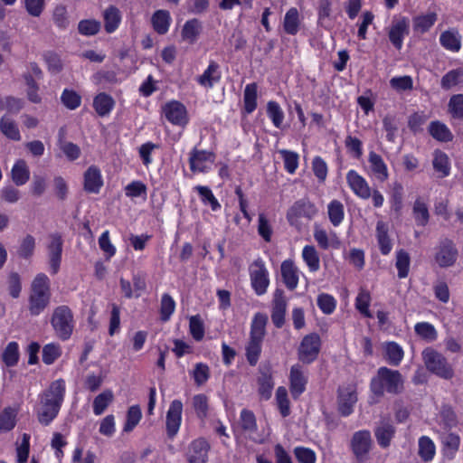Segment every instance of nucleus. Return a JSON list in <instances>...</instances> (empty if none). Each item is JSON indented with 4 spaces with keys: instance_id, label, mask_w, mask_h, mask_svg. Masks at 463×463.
<instances>
[{
    "instance_id": "3c124183",
    "label": "nucleus",
    "mask_w": 463,
    "mask_h": 463,
    "mask_svg": "<svg viewBox=\"0 0 463 463\" xmlns=\"http://www.w3.org/2000/svg\"><path fill=\"white\" fill-rule=\"evenodd\" d=\"M259 394L263 400H269L271 397L274 383L271 375L266 373H261L258 379Z\"/></svg>"
},
{
    "instance_id": "0e129e2a",
    "label": "nucleus",
    "mask_w": 463,
    "mask_h": 463,
    "mask_svg": "<svg viewBox=\"0 0 463 463\" xmlns=\"http://www.w3.org/2000/svg\"><path fill=\"white\" fill-rule=\"evenodd\" d=\"M390 86L397 91L411 90L413 89V80L410 75L392 77Z\"/></svg>"
},
{
    "instance_id": "bb28decb",
    "label": "nucleus",
    "mask_w": 463,
    "mask_h": 463,
    "mask_svg": "<svg viewBox=\"0 0 463 463\" xmlns=\"http://www.w3.org/2000/svg\"><path fill=\"white\" fill-rule=\"evenodd\" d=\"M432 165L436 173L439 174V177L444 178L450 174V161L448 155L439 150L436 149L433 153Z\"/></svg>"
},
{
    "instance_id": "412c9836",
    "label": "nucleus",
    "mask_w": 463,
    "mask_h": 463,
    "mask_svg": "<svg viewBox=\"0 0 463 463\" xmlns=\"http://www.w3.org/2000/svg\"><path fill=\"white\" fill-rule=\"evenodd\" d=\"M461 35L456 29H449L439 35V43L447 51L458 52L461 49Z\"/></svg>"
},
{
    "instance_id": "f3484780",
    "label": "nucleus",
    "mask_w": 463,
    "mask_h": 463,
    "mask_svg": "<svg viewBox=\"0 0 463 463\" xmlns=\"http://www.w3.org/2000/svg\"><path fill=\"white\" fill-rule=\"evenodd\" d=\"M287 301L282 289H276L272 303L271 320L277 328H281L285 323Z\"/></svg>"
},
{
    "instance_id": "4d7b16f0",
    "label": "nucleus",
    "mask_w": 463,
    "mask_h": 463,
    "mask_svg": "<svg viewBox=\"0 0 463 463\" xmlns=\"http://www.w3.org/2000/svg\"><path fill=\"white\" fill-rule=\"evenodd\" d=\"M267 114L274 126L278 128H280L284 119V113L280 106L276 101L268 102Z\"/></svg>"
},
{
    "instance_id": "c9c22d12",
    "label": "nucleus",
    "mask_w": 463,
    "mask_h": 463,
    "mask_svg": "<svg viewBox=\"0 0 463 463\" xmlns=\"http://www.w3.org/2000/svg\"><path fill=\"white\" fill-rule=\"evenodd\" d=\"M0 130L4 136L7 138L19 141L21 139V135L19 128L12 118L4 116L0 119Z\"/></svg>"
},
{
    "instance_id": "f8f14e48",
    "label": "nucleus",
    "mask_w": 463,
    "mask_h": 463,
    "mask_svg": "<svg viewBox=\"0 0 463 463\" xmlns=\"http://www.w3.org/2000/svg\"><path fill=\"white\" fill-rule=\"evenodd\" d=\"M356 402L357 394L354 386L347 385L338 388L337 404L342 416H349L353 412Z\"/></svg>"
},
{
    "instance_id": "cd10ccee",
    "label": "nucleus",
    "mask_w": 463,
    "mask_h": 463,
    "mask_svg": "<svg viewBox=\"0 0 463 463\" xmlns=\"http://www.w3.org/2000/svg\"><path fill=\"white\" fill-rule=\"evenodd\" d=\"M412 216L417 226L425 227L430 221V212L427 203L418 197L412 206Z\"/></svg>"
},
{
    "instance_id": "2eb2a0df",
    "label": "nucleus",
    "mask_w": 463,
    "mask_h": 463,
    "mask_svg": "<svg viewBox=\"0 0 463 463\" xmlns=\"http://www.w3.org/2000/svg\"><path fill=\"white\" fill-rule=\"evenodd\" d=\"M163 112L169 122L184 127L188 123L185 107L179 101H171L163 107Z\"/></svg>"
},
{
    "instance_id": "a211bd4d",
    "label": "nucleus",
    "mask_w": 463,
    "mask_h": 463,
    "mask_svg": "<svg viewBox=\"0 0 463 463\" xmlns=\"http://www.w3.org/2000/svg\"><path fill=\"white\" fill-rule=\"evenodd\" d=\"M290 392L294 399H298L306 389L307 378L305 377L301 366L295 364L290 369Z\"/></svg>"
},
{
    "instance_id": "4c0bfd02",
    "label": "nucleus",
    "mask_w": 463,
    "mask_h": 463,
    "mask_svg": "<svg viewBox=\"0 0 463 463\" xmlns=\"http://www.w3.org/2000/svg\"><path fill=\"white\" fill-rule=\"evenodd\" d=\"M410 265L411 257L409 253L403 249L397 250L395 267L398 270L399 279H405L408 277L410 271Z\"/></svg>"
},
{
    "instance_id": "72a5a7b5",
    "label": "nucleus",
    "mask_w": 463,
    "mask_h": 463,
    "mask_svg": "<svg viewBox=\"0 0 463 463\" xmlns=\"http://www.w3.org/2000/svg\"><path fill=\"white\" fill-rule=\"evenodd\" d=\"M12 180L16 185H23L30 178V171L24 160L20 159L14 165L12 171Z\"/></svg>"
},
{
    "instance_id": "13d9d810",
    "label": "nucleus",
    "mask_w": 463,
    "mask_h": 463,
    "mask_svg": "<svg viewBox=\"0 0 463 463\" xmlns=\"http://www.w3.org/2000/svg\"><path fill=\"white\" fill-rule=\"evenodd\" d=\"M175 308V302L173 298L165 293L162 296L160 303V316L161 320L166 322L170 319L171 315L174 313Z\"/></svg>"
},
{
    "instance_id": "de8ad7c7",
    "label": "nucleus",
    "mask_w": 463,
    "mask_h": 463,
    "mask_svg": "<svg viewBox=\"0 0 463 463\" xmlns=\"http://www.w3.org/2000/svg\"><path fill=\"white\" fill-rule=\"evenodd\" d=\"M240 426L243 431L252 433L257 430V420L253 411L243 409L240 415Z\"/></svg>"
},
{
    "instance_id": "8fccbe9b",
    "label": "nucleus",
    "mask_w": 463,
    "mask_h": 463,
    "mask_svg": "<svg viewBox=\"0 0 463 463\" xmlns=\"http://www.w3.org/2000/svg\"><path fill=\"white\" fill-rule=\"evenodd\" d=\"M378 246L383 255H388L392 249V240L387 234L385 224L378 222Z\"/></svg>"
},
{
    "instance_id": "49530a36",
    "label": "nucleus",
    "mask_w": 463,
    "mask_h": 463,
    "mask_svg": "<svg viewBox=\"0 0 463 463\" xmlns=\"http://www.w3.org/2000/svg\"><path fill=\"white\" fill-rule=\"evenodd\" d=\"M112 401L113 393L111 391L106 390L102 392L93 401V412L96 415H101Z\"/></svg>"
},
{
    "instance_id": "9b49d317",
    "label": "nucleus",
    "mask_w": 463,
    "mask_h": 463,
    "mask_svg": "<svg viewBox=\"0 0 463 463\" xmlns=\"http://www.w3.org/2000/svg\"><path fill=\"white\" fill-rule=\"evenodd\" d=\"M410 22L405 16H401L397 19H393L390 30H389V40L392 44L400 51L403 45V40L406 35L409 34Z\"/></svg>"
},
{
    "instance_id": "7c9ffc66",
    "label": "nucleus",
    "mask_w": 463,
    "mask_h": 463,
    "mask_svg": "<svg viewBox=\"0 0 463 463\" xmlns=\"http://www.w3.org/2000/svg\"><path fill=\"white\" fill-rule=\"evenodd\" d=\"M104 28L108 33H113L121 21L120 11L114 5L109 6L103 14Z\"/></svg>"
},
{
    "instance_id": "423d86ee",
    "label": "nucleus",
    "mask_w": 463,
    "mask_h": 463,
    "mask_svg": "<svg viewBox=\"0 0 463 463\" xmlns=\"http://www.w3.org/2000/svg\"><path fill=\"white\" fill-rule=\"evenodd\" d=\"M317 213V209L315 204L308 199L302 198L296 201L292 206L289 207L287 213V220L291 226L300 230L302 219L310 221Z\"/></svg>"
},
{
    "instance_id": "39448f33",
    "label": "nucleus",
    "mask_w": 463,
    "mask_h": 463,
    "mask_svg": "<svg viewBox=\"0 0 463 463\" xmlns=\"http://www.w3.org/2000/svg\"><path fill=\"white\" fill-rule=\"evenodd\" d=\"M422 359L426 368L437 376L450 380L454 376V370L447 358L435 349L428 347L422 352Z\"/></svg>"
},
{
    "instance_id": "473e14b6",
    "label": "nucleus",
    "mask_w": 463,
    "mask_h": 463,
    "mask_svg": "<svg viewBox=\"0 0 463 463\" xmlns=\"http://www.w3.org/2000/svg\"><path fill=\"white\" fill-rule=\"evenodd\" d=\"M268 322V316L263 313L255 314L250 326V337L255 339H264L266 335V325Z\"/></svg>"
},
{
    "instance_id": "5fc2aeb1",
    "label": "nucleus",
    "mask_w": 463,
    "mask_h": 463,
    "mask_svg": "<svg viewBox=\"0 0 463 463\" xmlns=\"http://www.w3.org/2000/svg\"><path fill=\"white\" fill-rule=\"evenodd\" d=\"M444 454L454 457L460 445V438L456 433H449L442 440Z\"/></svg>"
},
{
    "instance_id": "2f4dec72",
    "label": "nucleus",
    "mask_w": 463,
    "mask_h": 463,
    "mask_svg": "<svg viewBox=\"0 0 463 463\" xmlns=\"http://www.w3.org/2000/svg\"><path fill=\"white\" fill-rule=\"evenodd\" d=\"M170 21V14L165 10H157L151 19L153 28L158 34H165L168 32Z\"/></svg>"
},
{
    "instance_id": "052dcab7",
    "label": "nucleus",
    "mask_w": 463,
    "mask_h": 463,
    "mask_svg": "<svg viewBox=\"0 0 463 463\" xmlns=\"http://www.w3.org/2000/svg\"><path fill=\"white\" fill-rule=\"evenodd\" d=\"M100 23L95 19L81 20L78 24V31L85 36L97 34L100 30Z\"/></svg>"
},
{
    "instance_id": "774afa93",
    "label": "nucleus",
    "mask_w": 463,
    "mask_h": 463,
    "mask_svg": "<svg viewBox=\"0 0 463 463\" xmlns=\"http://www.w3.org/2000/svg\"><path fill=\"white\" fill-rule=\"evenodd\" d=\"M195 190L198 192L202 201L204 203L210 204L213 211H216L221 207L210 188L207 186L198 185L195 187Z\"/></svg>"
},
{
    "instance_id": "a19ab883",
    "label": "nucleus",
    "mask_w": 463,
    "mask_h": 463,
    "mask_svg": "<svg viewBox=\"0 0 463 463\" xmlns=\"http://www.w3.org/2000/svg\"><path fill=\"white\" fill-rule=\"evenodd\" d=\"M448 112L452 118L463 120V93L454 94L449 98Z\"/></svg>"
},
{
    "instance_id": "9d476101",
    "label": "nucleus",
    "mask_w": 463,
    "mask_h": 463,
    "mask_svg": "<svg viewBox=\"0 0 463 463\" xmlns=\"http://www.w3.org/2000/svg\"><path fill=\"white\" fill-rule=\"evenodd\" d=\"M373 440L367 430L356 431L351 439V449L356 458L363 462L372 448Z\"/></svg>"
},
{
    "instance_id": "0eeeda50",
    "label": "nucleus",
    "mask_w": 463,
    "mask_h": 463,
    "mask_svg": "<svg viewBox=\"0 0 463 463\" xmlns=\"http://www.w3.org/2000/svg\"><path fill=\"white\" fill-rule=\"evenodd\" d=\"M458 250L454 241L450 239H443L436 247L434 260L440 268L451 267L457 261Z\"/></svg>"
},
{
    "instance_id": "ddd939ff",
    "label": "nucleus",
    "mask_w": 463,
    "mask_h": 463,
    "mask_svg": "<svg viewBox=\"0 0 463 463\" xmlns=\"http://www.w3.org/2000/svg\"><path fill=\"white\" fill-rule=\"evenodd\" d=\"M50 243L47 246L49 265L52 274L58 273L61 262L63 241L60 233H52L49 236Z\"/></svg>"
},
{
    "instance_id": "f257e3e1",
    "label": "nucleus",
    "mask_w": 463,
    "mask_h": 463,
    "mask_svg": "<svg viewBox=\"0 0 463 463\" xmlns=\"http://www.w3.org/2000/svg\"><path fill=\"white\" fill-rule=\"evenodd\" d=\"M65 394V383L62 379L52 382L42 393L37 418L41 424L49 425L58 415Z\"/></svg>"
},
{
    "instance_id": "79ce46f5",
    "label": "nucleus",
    "mask_w": 463,
    "mask_h": 463,
    "mask_svg": "<svg viewBox=\"0 0 463 463\" xmlns=\"http://www.w3.org/2000/svg\"><path fill=\"white\" fill-rule=\"evenodd\" d=\"M435 444L428 436H421L419 439V455L424 461L431 460L435 456Z\"/></svg>"
},
{
    "instance_id": "c85d7f7f",
    "label": "nucleus",
    "mask_w": 463,
    "mask_h": 463,
    "mask_svg": "<svg viewBox=\"0 0 463 463\" xmlns=\"http://www.w3.org/2000/svg\"><path fill=\"white\" fill-rule=\"evenodd\" d=\"M114 105L115 101L112 97L105 92L99 93L93 99V107L100 117L109 115Z\"/></svg>"
},
{
    "instance_id": "4be33fe9",
    "label": "nucleus",
    "mask_w": 463,
    "mask_h": 463,
    "mask_svg": "<svg viewBox=\"0 0 463 463\" xmlns=\"http://www.w3.org/2000/svg\"><path fill=\"white\" fill-rule=\"evenodd\" d=\"M103 185V180L99 169L97 166H90L84 173V189L88 193L98 194Z\"/></svg>"
},
{
    "instance_id": "c03bdc74",
    "label": "nucleus",
    "mask_w": 463,
    "mask_h": 463,
    "mask_svg": "<svg viewBox=\"0 0 463 463\" xmlns=\"http://www.w3.org/2000/svg\"><path fill=\"white\" fill-rule=\"evenodd\" d=\"M302 257L310 271H317L320 268L318 253L314 246L307 245L302 251Z\"/></svg>"
},
{
    "instance_id": "680f3d73",
    "label": "nucleus",
    "mask_w": 463,
    "mask_h": 463,
    "mask_svg": "<svg viewBox=\"0 0 463 463\" xmlns=\"http://www.w3.org/2000/svg\"><path fill=\"white\" fill-rule=\"evenodd\" d=\"M394 434L395 428L390 423L378 427V444L383 448L389 447Z\"/></svg>"
},
{
    "instance_id": "5701e85b",
    "label": "nucleus",
    "mask_w": 463,
    "mask_h": 463,
    "mask_svg": "<svg viewBox=\"0 0 463 463\" xmlns=\"http://www.w3.org/2000/svg\"><path fill=\"white\" fill-rule=\"evenodd\" d=\"M438 20L435 12L416 15L412 18V28L415 33L424 34L430 30Z\"/></svg>"
},
{
    "instance_id": "6e6d98bb",
    "label": "nucleus",
    "mask_w": 463,
    "mask_h": 463,
    "mask_svg": "<svg viewBox=\"0 0 463 463\" xmlns=\"http://www.w3.org/2000/svg\"><path fill=\"white\" fill-rule=\"evenodd\" d=\"M403 187L401 184L395 183L390 194L391 208L399 213L402 208Z\"/></svg>"
},
{
    "instance_id": "09e8293b",
    "label": "nucleus",
    "mask_w": 463,
    "mask_h": 463,
    "mask_svg": "<svg viewBox=\"0 0 463 463\" xmlns=\"http://www.w3.org/2000/svg\"><path fill=\"white\" fill-rule=\"evenodd\" d=\"M2 360L7 367H13L17 364L19 360L18 344L10 342L2 354Z\"/></svg>"
},
{
    "instance_id": "f704fd0d",
    "label": "nucleus",
    "mask_w": 463,
    "mask_h": 463,
    "mask_svg": "<svg viewBox=\"0 0 463 463\" xmlns=\"http://www.w3.org/2000/svg\"><path fill=\"white\" fill-rule=\"evenodd\" d=\"M201 23L197 19L188 20L182 29L183 40L190 44L194 43L201 33Z\"/></svg>"
},
{
    "instance_id": "338daca9",
    "label": "nucleus",
    "mask_w": 463,
    "mask_h": 463,
    "mask_svg": "<svg viewBox=\"0 0 463 463\" xmlns=\"http://www.w3.org/2000/svg\"><path fill=\"white\" fill-rule=\"evenodd\" d=\"M328 216L335 226L338 225L344 218L343 204L336 200L331 202L328 205Z\"/></svg>"
},
{
    "instance_id": "603ef678",
    "label": "nucleus",
    "mask_w": 463,
    "mask_h": 463,
    "mask_svg": "<svg viewBox=\"0 0 463 463\" xmlns=\"http://www.w3.org/2000/svg\"><path fill=\"white\" fill-rule=\"evenodd\" d=\"M16 412L7 407L0 413V431H9L15 426Z\"/></svg>"
},
{
    "instance_id": "a18cd8bd",
    "label": "nucleus",
    "mask_w": 463,
    "mask_h": 463,
    "mask_svg": "<svg viewBox=\"0 0 463 463\" xmlns=\"http://www.w3.org/2000/svg\"><path fill=\"white\" fill-rule=\"evenodd\" d=\"M261 339L250 338L246 346V357L249 364L252 366L256 365L261 353Z\"/></svg>"
},
{
    "instance_id": "b1692460",
    "label": "nucleus",
    "mask_w": 463,
    "mask_h": 463,
    "mask_svg": "<svg viewBox=\"0 0 463 463\" xmlns=\"http://www.w3.org/2000/svg\"><path fill=\"white\" fill-rule=\"evenodd\" d=\"M281 276L286 287L293 290L298 283V269L290 260H284L281 264Z\"/></svg>"
},
{
    "instance_id": "58836bf2",
    "label": "nucleus",
    "mask_w": 463,
    "mask_h": 463,
    "mask_svg": "<svg viewBox=\"0 0 463 463\" xmlns=\"http://www.w3.org/2000/svg\"><path fill=\"white\" fill-rule=\"evenodd\" d=\"M414 331L417 335L426 342H433L438 337L435 326L429 322H419L414 326Z\"/></svg>"
},
{
    "instance_id": "393cba45",
    "label": "nucleus",
    "mask_w": 463,
    "mask_h": 463,
    "mask_svg": "<svg viewBox=\"0 0 463 463\" xmlns=\"http://www.w3.org/2000/svg\"><path fill=\"white\" fill-rule=\"evenodd\" d=\"M220 79V66L216 61H211L208 68L197 78V81L203 87L212 88Z\"/></svg>"
},
{
    "instance_id": "bf43d9fd",
    "label": "nucleus",
    "mask_w": 463,
    "mask_h": 463,
    "mask_svg": "<svg viewBox=\"0 0 463 463\" xmlns=\"http://www.w3.org/2000/svg\"><path fill=\"white\" fill-rule=\"evenodd\" d=\"M276 401L283 417H287L290 414L289 400L288 398V391L285 387L280 386L276 391Z\"/></svg>"
},
{
    "instance_id": "69168bd1",
    "label": "nucleus",
    "mask_w": 463,
    "mask_h": 463,
    "mask_svg": "<svg viewBox=\"0 0 463 463\" xmlns=\"http://www.w3.org/2000/svg\"><path fill=\"white\" fill-rule=\"evenodd\" d=\"M142 413L139 406L134 405L131 406L127 414V420L124 425V431L129 432L131 431L141 420Z\"/></svg>"
},
{
    "instance_id": "e2e57ef3",
    "label": "nucleus",
    "mask_w": 463,
    "mask_h": 463,
    "mask_svg": "<svg viewBox=\"0 0 463 463\" xmlns=\"http://www.w3.org/2000/svg\"><path fill=\"white\" fill-rule=\"evenodd\" d=\"M61 354V346L58 344H48L43 348V362L45 364H52Z\"/></svg>"
},
{
    "instance_id": "7ed1b4c3",
    "label": "nucleus",
    "mask_w": 463,
    "mask_h": 463,
    "mask_svg": "<svg viewBox=\"0 0 463 463\" xmlns=\"http://www.w3.org/2000/svg\"><path fill=\"white\" fill-rule=\"evenodd\" d=\"M405 391V379L398 370L386 366L378 368V396L384 393L398 396Z\"/></svg>"
},
{
    "instance_id": "4468645a",
    "label": "nucleus",
    "mask_w": 463,
    "mask_h": 463,
    "mask_svg": "<svg viewBox=\"0 0 463 463\" xmlns=\"http://www.w3.org/2000/svg\"><path fill=\"white\" fill-rule=\"evenodd\" d=\"M183 403L174 400L166 412L165 429L168 438L173 439L178 432L182 420Z\"/></svg>"
},
{
    "instance_id": "20e7f679",
    "label": "nucleus",
    "mask_w": 463,
    "mask_h": 463,
    "mask_svg": "<svg viewBox=\"0 0 463 463\" xmlns=\"http://www.w3.org/2000/svg\"><path fill=\"white\" fill-rule=\"evenodd\" d=\"M51 324L59 339L68 340L74 329V317L71 309L65 305L55 307L51 317Z\"/></svg>"
},
{
    "instance_id": "c756f323",
    "label": "nucleus",
    "mask_w": 463,
    "mask_h": 463,
    "mask_svg": "<svg viewBox=\"0 0 463 463\" xmlns=\"http://www.w3.org/2000/svg\"><path fill=\"white\" fill-rule=\"evenodd\" d=\"M429 133L434 139L439 142H449L453 139V134L447 125L439 120L430 122Z\"/></svg>"
},
{
    "instance_id": "6ab92c4d",
    "label": "nucleus",
    "mask_w": 463,
    "mask_h": 463,
    "mask_svg": "<svg viewBox=\"0 0 463 463\" xmlns=\"http://www.w3.org/2000/svg\"><path fill=\"white\" fill-rule=\"evenodd\" d=\"M404 356L402 347L396 342H387L383 346V358L391 366H399Z\"/></svg>"
},
{
    "instance_id": "f03ea898",
    "label": "nucleus",
    "mask_w": 463,
    "mask_h": 463,
    "mask_svg": "<svg viewBox=\"0 0 463 463\" xmlns=\"http://www.w3.org/2000/svg\"><path fill=\"white\" fill-rule=\"evenodd\" d=\"M50 279L44 273H39L32 281L28 298V310L31 316H39L51 301Z\"/></svg>"
},
{
    "instance_id": "dca6fc26",
    "label": "nucleus",
    "mask_w": 463,
    "mask_h": 463,
    "mask_svg": "<svg viewBox=\"0 0 463 463\" xmlns=\"http://www.w3.org/2000/svg\"><path fill=\"white\" fill-rule=\"evenodd\" d=\"M210 445L206 439L200 438L194 439L189 446L187 459L189 463H206Z\"/></svg>"
},
{
    "instance_id": "864d4df0",
    "label": "nucleus",
    "mask_w": 463,
    "mask_h": 463,
    "mask_svg": "<svg viewBox=\"0 0 463 463\" xmlns=\"http://www.w3.org/2000/svg\"><path fill=\"white\" fill-rule=\"evenodd\" d=\"M61 101L67 109L74 110L80 106L81 97L76 91L65 89L61 93Z\"/></svg>"
},
{
    "instance_id": "a878e982",
    "label": "nucleus",
    "mask_w": 463,
    "mask_h": 463,
    "mask_svg": "<svg viewBox=\"0 0 463 463\" xmlns=\"http://www.w3.org/2000/svg\"><path fill=\"white\" fill-rule=\"evenodd\" d=\"M213 154L205 150L193 149L190 154L189 164L193 172H204V163L213 161Z\"/></svg>"
},
{
    "instance_id": "ea45409f",
    "label": "nucleus",
    "mask_w": 463,
    "mask_h": 463,
    "mask_svg": "<svg viewBox=\"0 0 463 463\" xmlns=\"http://www.w3.org/2000/svg\"><path fill=\"white\" fill-rule=\"evenodd\" d=\"M257 91L256 83L248 84L244 89L243 101L246 113H252L257 107Z\"/></svg>"
},
{
    "instance_id": "e433bc0d",
    "label": "nucleus",
    "mask_w": 463,
    "mask_h": 463,
    "mask_svg": "<svg viewBox=\"0 0 463 463\" xmlns=\"http://www.w3.org/2000/svg\"><path fill=\"white\" fill-rule=\"evenodd\" d=\"M463 82V67H458L445 73L440 80L443 90H450L458 83Z\"/></svg>"
},
{
    "instance_id": "1a4fd4ad",
    "label": "nucleus",
    "mask_w": 463,
    "mask_h": 463,
    "mask_svg": "<svg viewBox=\"0 0 463 463\" xmlns=\"http://www.w3.org/2000/svg\"><path fill=\"white\" fill-rule=\"evenodd\" d=\"M250 277L255 293L259 296L263 295L267 291L269 280L262 260L257 259L250 266Z\"/></svg>"
},
{
    "instance_id": "6e6552de",
    "label": "nucleus",
    "mask_w": 463,
    "mask_h": 463,
    "mask_svg": "<svg viewBox=\"0 0 463 463\" xmlns=\"http://www.w3.org/2000/svg\"><path fill=\"white\" fill-rule=\"evenodd\" d=\"M321 347L320 336L316 334H309L303 337L298 348V359L305 364L315 361Z\"/></svg>"
},
{
    "instance_id": "37998d69",
    "label": "nucleus",
    "mask_w": 463,
    "mask_h": 463,
    "mask_svg": "<svg viewBox=\"0 0 463 463\" xmlns=\"http://www.w3.org/2000/svg\"><path fill=\"white\" fill-rule=\"evenodd\" d=\"M299 18L298 11L297 8H290L285 14L284 18V30L290 35H295L298 32Z\"/></svg>"
},
{
    "instance_id": "aec40b11",
    "label": "nucleus",
    "mask_w": 463,
    "mask_h": 463,
    "mask_svg": "<svg viewBox=\"0 0 463 463\" xmlns=\"http://www.w3.org/2000/svg\"><path fill=\"white\" fill-rule=\"evenodd\" d=\"M346 180L355 194L364 199H367L371 196V189L366 181L355 171L350 170L346 175Z\"/></svg>"
}]
</instances>
